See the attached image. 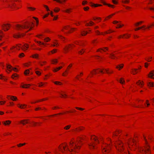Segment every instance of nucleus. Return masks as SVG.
<instances>
[{"mask_svg": "<svg viewBox=\"0 0 154 154\" xmlns=\"http://www.w3.org/2000/svg\"><path fill=\"white\" fill-rule=\"evenodd\" d=\"M69 144V147L66 143L60 146L59 147V150L62 152H69L71 154H74V153L77 152L81 147L78 145V143L73 142H70Z\"/></svg>", "mask_w": 154, "mask_h": 154, "instance_id": "obj_1", "label": "nucleus"}, {"mask_svg": "<svg viewBox=\"0 0 154 154\" xmlns=\"http://www.w3.org/2000/svg\"><path fill=\"white\" fill-rule=\"evenodd\" d=\"M33 24V23H30L27 22L25 24L23 25L17 24L16 25V27L17 30H22V29H28L30 27V28L29 30V31H30L32 28L33 27L31 26V25Z\"/></svg>", "mask_w": 154, "mask_h": 154, "instance_id": "obj_2", "label": "nucleus"}, {"mask_svg": "<svg viewBox=\"0 0 154 154\" xmlns=\"http://www.w3.org/2000/svg\"><path fill=\"white\" fill-rule=\"evenodd\" d=\"M20 46L17 45L16 47H13L14 48H16V49L17 50H19L20 49V48H21V49L25 51L28 48V45L27 44H24L23 45H20Z\"/></svg>", "mask_w": 154, "mask_h": 154, "instance_id": "obj_3", "label": "nucleus"}, {"mask_svg": "<svg viewBox=\"0 0 154 154\" xmlns=\"http://www.w3.org/2000/svg\"><path fill=\"white\" fill-rule=\"evenodd\" d=\"M117 144L118 146H116V149L119 151L122 152V150L124 149V148L123 147V144L120 141H119L117 142Z\"/></svg>", "mask_w": 154, "mask_h": 154, "instance_id": "obj_4", "label": "nucleus"}, {"mask_svg": "<svg viewBox=\"0 0 154 154\" xmlns=\"http://www.w3.org/2000/svg\"><path fill=\"white\" fill-rule=\"evenodd\" d=\"M102 148L103 152H109V151L110 146L106 144H104L102 146Z\"/></svg>", "mask_w": 154, "mask_h": 154, "instance_id": "obj_5", "label": "nucleus"}, {"mask_svg": "<svg viewBox=\"0 0 154 154\" xmlns=\"http://www.w3.org/2000/svg\"><path fill=\"white\" fill-rule=\"evenodd\" d=\"M10 24H4L2 26V27L3 29L5 31H6L8 30L9 28L10 27Z\"/></svg>", "mask_w": 154, "mask_h": 154, "instance_id": "obj_6", "label": "nucleus"}, {"mask_svg": "<svg viewBox=\"0 0 154 154\" xmlns=\"http://www.w3.org/2000/svg\"><path fill=\"white\" fill-rule=\"evenodd\" d=\"M7 68L8 70L11 72L12 70H14L15 71H16V70L17 68H12V66L10 65H7Z\"/></svg>", "mask_w": 154, "mask_h": 154, "instance_id": "obj_7", "label": "nucleus"}, {"mask_svg": "<svg viewBox=\"0 0 154 154\" xmlns=\"http://www.w3.org/2000/svg\"><path fill=\"white\" fill-rule=\"evenodd\" d=\"M29 119H24L21 120L20 121V123L22 124L23 125H25L26 124L28 123Z\"/></svg>", "mask_w": 154, "mask_h": 154, "instance_id": "obj_8", "label": "nucleus"}, {"mask_svg": "<svg viewBox=\"0 0 154 154\" xmlns=\"http://www.w3.org/2000/svg\"><path fill=\"white\" fill-rule=\"evenodd\" d=\"M25 34L23 33L21 34L19 33L18 34H16L14 35V37L15 38H20L22 36H23Z\"/></svg>", "mask_w": 154, "mask_h": 154, "instance_id": "obj_9", "label": "nucleus"}, {"mask_svg": "<svg viewBox=\"0 0 154 154\" xmlns=\"http://www.w3.org/2000/svg\"><path fill=\"white\" fill-rule=\"evenodd\" d=\"M71 47V45H68L66 46L65 47L64 49L66 53L68 51L69 48Z\"/></svg>", "mask_w": 154, "mask_h": 154, "instance_id": "obj_10", "label": "nucleus"}, {"mask_svg": "<svg viewBox=\"0 0 154 154\" xmlns=\"http://www.w3.org/2000/svg\"><path fill=\"white\" fill-rule=\"evenodd\" d=\"M144 152L146 154H149L150 153L149 149V148L146 147L144 150Z\"/></svg>", "mask_w": 154, "mask_h": 154, "instance_id": "obj_11", "label": "nucleus"}, {"mask_svg": "<svg viewBox=\"0 0 154 154\" xmlns=\"http://www.w3.org/2000/svg\"><path fill=\"white\" fill-rule=\"evenodd\" d=\"M8 97H11L10 99L12 100L13 101L16 100H17V98L15 96H8Z\"/></svg>", "mask_w": 154, "mask_h": 154, "instance_id": "obj_12", "label": "nucleus"}, {"mask_svg": "<svg viewBox=\"0 0 154 154\" xmlns=\"http://www.w3.org/2000/svg\"><path fill=\"white\" fill-rule=\"evenodd\" d=\"M101 1L103 3V4L104 5H108L109 7H111L112 8H113L114 7V6L113 5H111L109 4H106V3L103 2L102 0H101Z\"/></svg>", "mask_w": 154, "mask_h": 154, "instance_id": "obj_13", "label": "nucleus"}, {"mask_svg": "<svg viewBox=\"0 0 154 154\" xmlns=\"http://www.w3.org/2000/svg\"><path fill=\"white\" fill-rule=\"evenodd\" d=\"M3 123L5 125H9L11 123V121L9 120H8L3 122Z\"/></svg>", "mask_w": 154, "mask_h": 154, "instance_id": "obj_14", "label": "nucleus"}, {"mask_svg": "<svg viewBox=\"0 0 154 154\" xmlns=\"http://www.w3.org/2000/svg\"><path fill=\"white\" fill-rule=\"evenodd\" d=\"M30 86V84H25L23 86H21V87L23 88H29Z\"/></svg>", "mask_w": 154, "mask_h": 154, "instance_id": "obj_15", "label": "nucleus"}, {"mask_svg": "<svg viewBox=\"0 0 154 154\" xmlns=\"http://www.w3.org/2000/svg\"><path fill=\"white\" fill-rule=\"evenodd\" d=\"M91 6H94L95 7H97L98 6H102V5H100V4H93L92 3H91Z\"/></svg>", "mask_w": 154, "mask_h": 154, "instance_id": "obj_16", "label": "nucleus"}, {"mask_svg": "<svg viewBox=\"0 0 154 154\" xmlns=\"http://www.w3.org/2000/svg\"><path fill=\"white\" fill-rule=\"evenodd\" d=\"M62 68V67L61 66H60L58 67H57V68H55L53 70V71L54 72H57L58 70H59L60 69H61V68Z\"/></svg>", "mask_w": 154, "mask_h": 154, "instance_id": "obj_17", "label": "nucleus"}, {"mask_svg": "<svg viewBox=\"0 0 154 154\" xmlns=\"http://www.w3.org/2000/svg\"><path fill=\"white\" fill-rule=\"evenodd\" d=\"M123 66V64H121L119 65L116 66V68L117 69H119V70H120L122 68Z\"/></svg>", "mask_w": 154, "mask_h": 154, "instance_id": "obj_18", "label": "nucleus"}, {"mask_svg": "<svg viewBox=\"0 0 154 154\" xmlns=\"http://www.w3.org/2000/svg\"><path fill=\"white\" fill-rule=\"evenodd\" d=\"M136 84H137L140 87H142V86L143 85H144L143 83H141V82H140V81H139L138 82H137Z\"/></svg>", "mask_w": 154, "mask_h": 154, "instance_id": "obj_19", "label": "nucleus"}, {"mask_svg": "<svg viewBox=\"0 0 154 154\" xmlns=\"http://www.w3.org/2000/svg\"><path fill=\"white\" fill-rule=\"evenodd\" d=\"M66 0H54V1H56L57 2L60 4L63 3V2H65Z\"/></svg>", "mask_w": 154, "mask_h": 154, "instance_id": "obj_20", "label": "nucleus"}, {"mask_svg": "<svg viewBox=\"0 0 154 154\" xmlns=\"http://www.w3.org/2000/svg\"><path fill=\"white\" fill-rule=\"evenodd\" d=\"M117 81H119L122 84H123L125 82L124 79L122 78H121L119 80H117Z\"/></svg>", "mask_w": 154, "mask_h": 154, "instance_id": "obj_21", "label": "nucleus"}, {"mask_svg": "<svg viewBox=\"0 0 154 154\" xmlns=\"http://www.w3.org/2000/svg\"><path fill=\"white\" fill-rule=\"evenodd\" d=\"M148 85L149 87L154 86V82H149L148 83Z\"/></svg>", "mask_w": 154, "mask_h": 154, "instance_id": "obj_22", "label": "nucleus"}, {"mask_svg": "<svg viewBox=\"0 0 154 154\" xmlns=\"http://www.w3.org/2000/svg\"><path fill=\"white\" fill-rule=\"evenodd\" d=\"M110 57L111 59H114L116 57L114 55V54L113 53H111L110 54Z\"/></svg>", "mask_w": 154, "mask_h": 154, "instance_id": "obj_23", "label": "nucleus"}, {"mask_svg": "<svg viewBox=\"0 0 154 154\" xmlns=\"http://www.w3.org/2000/svg\"><path fill=\"white\" fill-rule=\"evenodd\" d=\"M145 27V26H142L141 27H138L137 28H136L135 29V31H137V30H139L140 29H141L143 28H144Z\"/></svg>", "mask_w": 154, "mask_h": 154, "instance_id": "obj_24", "label": "nucleus"}, {"mask_svg": "<svg viewBox=\"0 0 154 154\" xmlns=\"http://www.w3.org/2000/svg\"><path fill=\"white\" fill-rule=\"evenodd\" d=\"M90 24H89L88 23H86V25L87 26H89L90 25H93V24H94V23L92 22V21H90Z\"/></svg>", "mask_w": 154, "mask_h": 154, "instance_id": "obj_25", "label": "nucleus"}, {"mask_svg": "<svg viewBox=\"0 0 154 154\" xmlns=\"http://www.w3.org/2000/svg\"><path fill=\"white\" fill-rule=\"evenodd\" d=\"M18 106L21 109H23V108H24L23 106H26V105H25V104H24L23 105H20L19 104H18Z\"/></svg>", "mask_w": 154, "mask_h": 154, "instance_id": "obj_26", "label": "nucleus"}, {"mask_svg": "<svg viewBox=\"0 0 154 154\" xmlns=\"http://www.w3.org/2000/svg\"><path fill=\"white\" fill-rule=\"evenodd\" d=\"M84 51L85 50L84 49H82L81 50L79 51V53L81 54H82L83 53Z\"/></svg>", "mask_w": 154, "mask_h": 154, "instance_id": "obj_27", "label": "nucleus"}, {"mask_svg": "<svg viewBox=\"0 0 154 154\" xmlns=\"http://www.w3.org/2000/svg\"><path fill=\"white\" fill-rule=\"evenodd\" d=\"M29 69H27V70H26L25 71L24 74L25 75H27V74H29Z\"/></svg>", "mask_w": 154, "mask_h": 154, "instance_id": "obj_28", "label": "nucleus"}, {"mask_svg": "<svg viewBox=\"0 0 154 154\" xmlns=\"http://www.w3.org/2000/svg\"><path fill=\"white\" fill-rule=\"evenodd\" d=\"M129 0H122V2L124 3H127L129 2Z\"/></svg>", "mask_w": 154, "mask_h": 154, "instance_id": "obj_29", "label": "nucleus"}, {"mask_svg": "<svg viewBox=\"0 0 154 154\" xmlns=\"http://www.w3.org/2000/svg\"><path fill=\"white\" fill-rule=\"evenodd\" d=\"M149 75H151V76H150L149 75V76L151 77V78H153V79H154V78H153L152 77V76L154 75V74L152 72H150L149 73Z\"/></svg>", "mask_w": 154, "mask_h": 154, "instance_id": "obj_30", "label": "nucleus"}, {"mask_svg": "<svg viewBox=\"0 0 154 154\" xmlns=\"http://www.w3.org/2000/svg\"><path fill=\"white\" fill-rule=\"evenodd\" d=\"M17 76H18V75L17 74H16L15 73V74H13L12 75V77L13 79H14V78L17 77Z\"/></svg>", "mask_w": 154, "mask_h": 154, "instance_id": "obj_31", "label": "nucleus"}, {"mask_svg": "<svg viewBox=\"0 0 154 154\" xmlns=\"http://www.w3.org/2000/svg\"><path fill=\"white\" fill-rule=\"evenodd\" d=\"M70 127V125H68L66 126L64 128V129L66 130H68Z\"/></svg>", "mask_w": 154, "mask_h": 154, "instance_id": "obj_32", "label": "nucleus"}, {"mask_svg": "<svg viewBox=\"0 0 154 154\" xmlns=\"http://www.w3.org/2000/svg\"><path fill=\"white\" fill-rule=\"evenodd\" d=\"M52 62H53V64H54L55 63H57V59H54L52 60H51Z\"/></svg>", "mask_w": 154, "mask_h": 154, "instance_id": "obj_33", "label": "nucleus"}, {"mask_svg": "<svg viewBox=\"0 0 154 154\" xmlns=\"http://www.w3.org/2000/svg\"><path fill=\"white\" fill-rule=\"evenodd\" d=\"M50 39L48 37L44 39V40L46 42H48L49 41H50Z\"/></svg>", "mask_w": 154, "mask_h": 154, "instance_id": "obj_34", "label": "nucleus"}, {"mask_svg": "<svg viewBox=\"0 0 154 154\" xmlns=\"http://www.w3.org/2000/svg\"><path fill=\"white\" fill-rule=\"evenodd\" d=\"M56 9H54V11H55L56 12H57L59 11L60 10V9L59 8H55Z\"/></svg>", "mask_w": 154, "mask_h": 154, "instance_id": "obj_35", "label": "nucleus"}, {"mask_svg": "<svg viewBox=\"0 0 154 154\" xmlns=\"http://www.w3.org/2000/svg\"><path fill=\"white\" fill-rule=\"evenodd\" d=\"M26 144V143H20L19 144H18L17 145V146H18V147H20L21 146H23V145H25Z\"/></svg>", "mask_w": 154, "mask_h": 154, "instance_id": "obj_36", "label": "nucleus"}, {"mask_svg": "<svg viewBox=\"0 0 154 154\" xmlns=\"http://www.w3.org/2000/svg\"><path fill=\"white\" fill-rule=\"evenodd\" d=\"M38 57V55L37 54H35L32 56V57L33 58H37Z\"/></svg>", "mask_w": 154, "mask_h": 154, "instance_id": "obj_37", "label": "nucleus"}, {"mask_svg": "<svg viewBox=\"0 0 154 154\" xmlns=\"http://www.w3.org/2000/svg\"><path fill=\"white\" fill-rule=\"evenodd\" d=\"M83 32H82L81 34V35H85L88 33V32H85L84 31Z\"/></svg>", "mask_w": 154, "mask_h": 154, "instance_id": "obj_38", "label": "nucleus"}, {"mask_svg": "<svg viewBox=\"0 0 154 154\" xmlns=\"http://www.w3.org/2000/svg\"><path fill=\"white\" fill-rule=\"evenodd\" d=\"M54 83L56 85H60L61 84V83L60 82H54Z\"/></svg>", "mask_w": 154, "mask_h": 154, "instance_id": "obj_39", "label": "nucleus"}, {"mask_svg": "<svg viewBox=\"0 0 154 154\" xmlns=\"http://www.w3.org/2000/svg\"><path fill=\"white\" fill-rule=\"evenodd\" d=\"M133 70L132 73H133L134 74H135V73H137V69H134L133 70Z\"/></svg>", "mask_w": 154, "mask_h": 154, "instance_id": "obj_40", "label": "nucleus"}, {"mask_svg": "<svg viewBox=\"0 0 154 154\" xmlns=\"http://www.w3.org/2000/svg\"><path fill=\"white\" fill-rule=\"evenodd\" d=\"M88 145H89V146L90 148H91V147H92L93 148L94 147V146L92 143L89 144Z\"/></svg>", "mask_w": 154, "mask_h": 154, "instance_id": "obj_41", "label": "nucleus"}, {"mask_svg": "<svg viewBox=\"0 0 154 154\" xmlns=\"http://www.w3.org/2000/svg\"><path fill=\"white\" fill-rule=\"evenodd\" d=\"M35 73L38 75H40L41 74V73L38 71H36Z\"/></svg>", "mask_w": 154, "mask_h": 154, "instance_id": "obj_42", "label": "nucleus"}, {"mask_svg": "<svg viewBox=\"0 0 154 154\" xmlns=\"http://www.w3.org/2000/svg\"><path fill=\"white\" fill-rule=\"evenodd\" d=\"M82 128H84L82 127H80L78 129L76 128V130L78 131H79L82 130Z\"/></svg>", "mask_w": 154, "mask_h": 154, "instance_id": "obj_43", "label": "nucleus"}, {"mask_svg": "<svg viewBox=\"0 0 154 154\" xmlns=\"http://www.w3.org/2000/svg\"><path fill=\"white\" fill-rule=\"evenodd\" d=\"M71 9H67L66 11H63L69 13L70 12Z\"/></svg>", "mask_w": 154, "mask_h": 154, "instance_id": "obj_44", "label": "nucleus"}, {"mask_svg": "<svg viewBox=\"0 0 154 154\" xmlns=\"http://www.w3.org/2000/svg\"><path fill=\"white\" fill-rule=\"evenodd\" d=\"M0 79L4 80H5V78H4L2 75H0Z\"/></svg>", "mask_w": 154, "mask_h": 154, "instance_id": "obj_45", "label": "nucleus"}, {"mask_svg": "<svg viewBox=\"0 0 154 154\" xmlns=\"http://www.w3.org/2000/svg\"><path fill=\"white\" fill-rule=\"evenodd\" d=\"M91 139H94V140L95 141H96L97 142V143H99V141L97 140V139H96L95 138V137H91Z\"/></svg>", "mask_w": 154, "mask_h": 154, "instance_id": "obj_46", "label": "nucleus"}, {"mask_svg": "<svg viewBox=\"0 0 154 154\" xmlns=\"http://www.w3.org/2000/svg\"><path fill=\"white\" fill-rule=\"evenodd\" d=\"M84 9L85 11H86L89 9V8L88 7H84Z\"/></svg>", "mask_w": 154, "mask_h": 154, "instance_id": "obj_47", "label": "nucleus"}, {"mask_svg": "<svg viewBox=\"0 0 154 154\" xmlns=\"http://www.w3.org/2000/svg\"><path fill=\"white\" fill-rule=\"evenodd\" d=\"M87 3V2L86 1H83L82 3V4L83 5H85Z\"/></svg>", "mask_w": 154, "mask_h": 154, "instance_id": "obj_48", "label": "nucleus"}, {"mask_svg": "<svg viewBox=\"0 0 154 154\" xmlns=\"http://www.w3.org/2000/svg\"><path fill=\"white\" fill-rule=\"evenodd\" d=\"M37 42L39 44H40V45H41V44H42V45H45V44L43 43H42L41 42Z\"/></svg>", "mask_w": 154, "mask_h": 154, "instance_id": "obj_49", "label": "nucleus"}, {"mask_svg": "<svg viewBox=\"0 0 154 154\" xmlns=\"http://www.w3.org/2000/svg\"><path fill=\"white\" fill-rule=\"evenodd\" d=\"M112 2L114 4H117V2L116 0H112Z\"/></svg>", "mask_w": 154, "mask_h": 154, "instance_id": "obj_50", "label": "nucleus"}, {"mask_svg": "<svg viewBox=\"0 0 154 154\" xmlns=\"http://www.w3.org/2000/svg\"><path fill=\"white\" fill-rule=\"evenodd\" d=\"M44 6L45 8H46V9H47V11H50L48 7L47 6H46V5H44Z\"/></svg>", "mask_w": 154, "mask_h": 154, "instance_id": "obj_51", "label": "nucleus"}, {"mask_svg": "<svg viewBox=\"0 0 154 154\" xmlns=\"http://www.w3.org/2000/svg\"><path fill=\"white\" fill-rule=\"evenodd\" d=\"M24 56V54L23 53H21L19 55V57H21Z\"/></svg>", "mask_w": 154, "mask_h": 154, "instance_id": "obj_52", "label": "nucleus"}, {"mask_svg": "<svg viewBox=\"0 0 154 154\" xmlns=\"http://www.w3.org/2000/svg\"><path fill=\"white\" fill-rule=\"evenodd\" d=\"M39 85L38 86L39 87L42 86L43 85V83L42 82H41L40 83H39Z\"/></svg>", "mask_w": 154, "mask_h": 154, "instance_id": "obj_53", "label": "nucleus"}, {"mask_svg": "<svg viewBox=\"0 0 154 154\" xmlns=\"http://www.w3.org/2000/svg\"><path fill=\"white\" fill-rule=\"evenodd\" d=\"M76 109H77L80 110H83L84 109L81 108H79L78 107H76Z\"/></svg>", "mask_w": 154, "mask_h": 154, "instance_id": "obj_54", "label": "nucleus"}, {"mask_svg": "<svg viewBox=\"0 0 154 154\" xmlns=\"http://www.w3.org/2000/svg\"><path fill=\"white\" fill-rule=\"evenodd\" d=\"M2 33V32L1 31H0V40H1V38L2 37V35L1 34V33Z\"/></svg>", "mask_w": 154, "mask_h": 154, "instance_id": "obj_55", "label": "nucleus"}, {"mask_svg": "<svg viewBox=\"0 0 154 154\" xmlns=\"http://www.w3.org/2000/svg\"><path fill=\"white\" fill-rule=\"evenodd\" d=\"M33 18H34L36 20L37 23L38 24V21L37 18L35 17H33Z\"/></svg>", "mask_w": 154, "mask_h": 154, "instance_id": "obj_56", "label": "nucleus"}, {"mask_svg": "<svg viewBox=\"0 0 154 154\" xmlns=\"http://www.w3.org/2000/svg\"><path fill=\"white\" fill-rule=\"evenodd\" d=\"M28 8L29 9H30L31 10H34L35 9V8H32V7H28Z\"/></svg>", "mask_w": 154, "mask_h": 154, "instance_id": "obj_57", "label": "nucleus"}, {"mask_svg": "<svg viewBox=\"0 0 154 154\" xmlns=\"http://www.w3.org/2000/svg\"><path fill=\"white\" fill-rule=\"evenodd\" d=\"M115 14H111V15H110L108 16L107 17L108 18H111V17L113 15H114Z\"/></svg>", "mask_w": 154, "mask_h": 154, "instance_id": "obj_58", "label": "nucleus"}, {"mask_svg": "<svg viewBox=\"0 0 154 154\" xmlns=\"http://www.w3.org/2000/svg\"><path fill=\"white\" fill-rule=\"evenodd\" d=\"M105 70L106 71V72H107V73H112V72H108V70H107V69H105Z\"/></svg>", "mask_w": 154, "mask_h": 154, "instance_id": "obj_59", "label": "nucleus"}, {"mask_svg": "<svg viewBox=\"0 0 154 154\" xmlns=\"http://www.w3.org/2000/svg\"><path fill=\"white\" fill-rule=\"evenodd\" d=\"M56 49H54L53 51H51V52L52 53H55L56 52Z\"/></svg>", "mask_w": 154, "mask_h": 154, "instance_id": "obj_60", "label": "nucleus"}, {"mask_svg": "<svg viewBox=\"0 0 154 154\" xmlns=\"http://www.w3.org/2000/svg\"><path fill=\"white\" fill-rule=\"evenodd\" d=\"M41 109V108L40 107H38V108H36L35 109V110L36 111H37L38 110V109Z\"/></svg>", "mask_w": 154, "mask_h": 154, "instance_id": "obj_61", "label": "nucleus"}, {"mask_svg": "<svg viewBox=\"0 0 154 154\" xmlns=\"http://www.w3.org/2000/svg\"><path fill=\"white\" fill-rule=\"evenodd\" d=\"M119 23V22H118V21H116V20L114 21L113 22V23H114V24L117 23Z\"/></svg>", "mask_w": 154, "mask_h": 154, "instance_id": "obj_62", "label": "nucleus"}, {"mask_svg": "<svg viewBox=\"0 0 154 154\" xmlns=\"http://www.w3.org/2000/svg\"><path fill=\"white\" fill-rule=\"evenodd\" d=\"M95 32L97 34L99 35L100 34V32L98 30L96 31Z\"/></svg>", "mask_w": 154, "mask_h": 154, "instance_id": "obj_63", "label": "nucleus"}, {"mask_svg": "<svg viewBox=\"0 0 154 154\" xmlns=\"http://www.w3.org/2000/svg\"><path fill=\"white\" fill-rule=\"evenodd\" d=\"M58 36H59V37L61 39H62L63 38H64V37H62L61 35H58Z\"/></svg>", "mask_w": 154, "mask_h": 154, "instance_id": "obj_64", "label": "nucleus"}]
</instances>
